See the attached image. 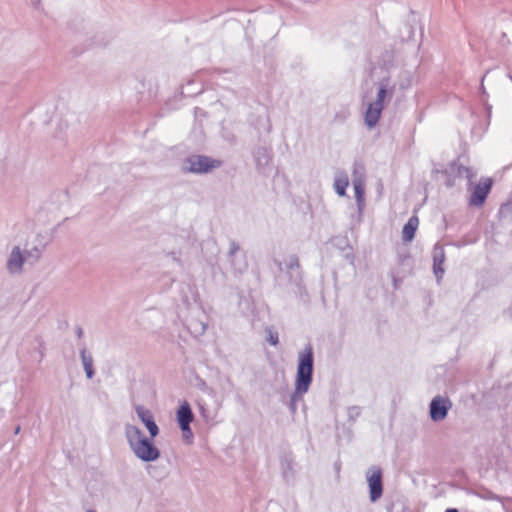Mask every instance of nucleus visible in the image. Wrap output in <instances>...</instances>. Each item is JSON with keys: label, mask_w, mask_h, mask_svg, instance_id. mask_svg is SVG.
Here are the masks:
<instances>
[{"label": "nucleus", "mask_w": 512, "mask_h": 512, "mask_svg": "<svg viewBox=\"0 0 512 512\" xmlns=\"http://www.w3.org/2000/svg\"><path fill=\"white\" fill-rule=\"evenodd\" d=\"M354 190H355V196H356L358 204L359 205L363 204L365 189H364L363 181L361 179L354 181Z\"/></svg>", "instance_id": "obj_15"}, {"label": "nucleus", "mask_w": 512, "mask_h": 512, "mask_svg": "<svg viewBox=\"0 0 512 512\" xmlns=\"http://www.w3.org/2000/svg\"><path fill=\"white\" fill-rule=\"evenodd\" d=\"M349 185V179L346 175H340L336 178L334 188L340 196L345 195L346 188Z\"/></svg>", "instance_id": "obj_14"}, {"label": "nucleus", "mask_w": 512, "mask_h": 512, "mask_svg": "<svg viewBox=\"0 0 512 512\" xmlns=\"http://www.w3.org/2000/svg\"><path fill=\"white\" fill-rule=\"evenodd\" d=\"M444 261H445L444 251L440 250L437 254L434 255V259H433V269H434V273L437 278H441L444 273V269H443Z\"/></svg>", "instance_id": "obj_13"}, {"label": "nucleus", "mask_w": 512, "mask_h": 512, "mask_svg": "<svg viewBox=\"0 0 512 512\" xmlns=\"http://www.w3.org/2000/svg\"><path fill=\"white\" fill-rule=\"evenodd\" d=\"M370 499L375 502L382 496V472L379 468H373L368 476Z\"/></svg>", "instance_id": "obj_5"}, {"label": "nucleus", "mask_w": 512, "mask_h": 512, "mask_svg": "<svg viewBox=\"0 0 512 512\" xmlns=\"http://www.w3.org/2000/svg\"><path fill=\"white\" fill-rule=\"evenodd\" d=\"M493 179L490 177L481 178L480 181L471 188V195L468 201L471 207H481L490 193L493 186Z\"/></svg>", "instance_id": "obj_3"}, {"label": "nucleus", "mask_w": 512, "mask_h": 512, "mask_svg": "<svg viewBox=\"0 0 512 512\" xmlns=\"http://www.w3.org/2000/svg\"><path fill=\"white\" fill-rule=\"evenodd\" d=\"M387 86H388L387 82H381L380 88H379V91L377 94V99L375 102H379V104H382L385 97L387 96Z\"/></svg>", "instance_id": "obj_16"}, {"label": "nucleus", "mask_w": 512, "mask_h": 512, "mask_svg": "<svg viewBox=\"0 0 512 512\" xmlns=\"http://www.w3.org/2000/svg\"><path fill=\"white\" fill-rule=\"evenodd\" d=\"M451 404L448 399L440 396L435 397L430 403V416L434 421L443 420L447 416V412Z\"/></svg>", "instance_id": "obj_6"}, {"label": "nucleus", "mask_w": 512, "mask_h": 512, "mask_svg": "<svg viewBox=\"0 0 512 512\" xmlns=\"http://www.w3.org/2000/svg\"><path fill=\"white\" fill-rule=\"evenodd\" d=\"M22 265L23 257L20 253V249L16 247L11 252L10 258L8 260V269L10 272H18L21 270Z\"/></svg>", "instance_id": "obj_10"}, {"label": "nucleus", "mask_w": 512, "mask_h": 512, "mask_svg": "<svg viewBox=\"0 0 512 512\" xmlns=\"http://www.w3.org/2000/svg\"><path fill=\"white\" fill-rule=\"evenodd\" d=\"M312 372L313 351L311 347H307L299 356V364L295 381V391L297 394L302 395L308 391L312 382Z\"/></svg>", "instance_id": "obj_2"}, {"label": "nucleus", "mask_w": 512, "mask_h": 512, "mask_svg": "<svg viewBox=\"0 0 512 512\" xmlns=\"http://www.w3.org/2000/svg\"><path fill=\"white\" fill-rule=\"evenodd\" d=\"M194 415L188 402H183L177 410V421L185 436V438H191L192 432L190 429V423L193 421Z\"/></svg>", "instance_id": "obj_4"}, {"label": "nucleus", "mask_w": 512, "mask_h": 512, "mask_svg": "<svg viewBox=\"0 0 512 512\" xmlns=\"http://www.w3.org/2000/svg\"><path fill=\"white\" fill-rule=\"evenodd\" d=\"M267 339L271 345L276 346L279 342L278 333L269 330Z\"/></svg>", "instance_id": "obj_17"}, {"label": "nucleus", "mask_w": 512, "mask_h": 512, "mask_svg": "<svg viewBox=\"0 0 512 512\" xmlns=\"http://www.w3.org/2000/svg\"><path fill=\"white\" fill-rule=\"evenodd\" d=\"M382 109L383 105L379 104V102H373L368 106L365 113V123L368 127L372 128L376 125L380 118Z\"/></svg>", "instance_id": "obj_8"}, {"label": "nucleus", "mask_w": 512, "mask_h": 512, "mask_svg": "<svg viewBox=\"0 0 512 512\" xmlns=\"http://www.w3.org/2000/svg\"><path fill=\"white\" fill-rule=\"evenodd\" d=\"M87 512H95V511H93V510H88Z\"/></svg>", "instance_id": "obj_22"}, {"label": "nucleus", "mask_w": 512, "mask_h": 512, "mask_svg": "<svg viewBox=\"0 0 512 512\" xmlns=\"http://www.w3.org/2000/svg\"><path fill=\"white\" fill-rule=\"evenodd\" d=\"M418 226H419L418 217L412 216L403 227V230H402L403 240L406 242L412 241L415 236Z\"/></svg>", "instance_id": "obj_9"}, {"label": "nucleus", "mask_w": 512, "mask_h": 512, "mask_svg": "<svg viewBox=\"0 0 512 512\" xmlns=\"http://www.w3.org/2000/svg\"><path fill=\"white\" fill-rule=\"evenodd\" d=\"M84 365H85V370H86L87 376H88L89 378H91V377H92V375H93V371H92V365H91V363H88V362H86V361H85V362H84Z\"/></svg>", "instance_id": "obj_18"}, {"label": "nucleus", "mask_w": 512, "mask_h": 512, "mask_svg": "<svg viewBox=\"0 0 512 512\" xmlns=\"http://www.w3.org/2000/svg\"><path fill=\"white\" fill-rule=\"evenodd\" d=\"M136 413H137L138 417L140 418V420L143 422V424L148 429L151 438L156 437L159 433V428L154 421V417H153V414L151 413V411L146 409L143 406H137Z\"/></svg>", "instance_id": "obj_7"}, {"label": "nucleus", "mask_w": 512, "mask_h": 512, "mask_svg": "<svg viewBox=\"0 0 512 512\" xmlns=\"http://www.w3.org/2000/svg\"><path fill=\"white\" fill-rule=\"evenodd\" d=\"M413 34L412 28L409 30V37Z\"/></svg>", "instance_id": "obj_21"}, {"label": "nucleus", "mask_w": 512, "mask_h": 512, "mask_svg": "<svg viewBox=\"0 0 512 512\" xmlns=\"http://www.w3.org/2000/svg\"><path fill=\"white\" fill-rule=\"evenodd\" d=\"M69 128V121L66 117L63 115H59L54 121H53V136L54 137H62L67 129Z\"/></svg>", "instance_id": "obj_11"}, {"label": "nucleus", "mask_w": 512, "mask_h": 512, "mask_svg": "<svg viewBox=\"0 0 512 512\" xmlns=\"http://www.w3.org/2000/svg\"><path fill=\"white\" fill-rule=\"evenodd\" d=\"M215 162H190V166L185 168L189 172L206 173L215 167Z\"/></svg>", "instance_id": "obj_12"}, {"label": "nucleus", "mask_w": 512, "mask_h": 512, "mask_svg": "<svg viewBox=\"0 0 512 512\" xmlns=\"http://www.w3.org/2000/svg\"><path fill=\"white\" fill-rule=\"evenodd\" d=\"M125 434L132 451L139 459L151 462L159 458L160 451L158 448L143 436L137 426L127 425Z\"/></svg>", "instance_id": "obj_1"}, {"label": "nucleus", "mask_w": 512, "mask_h": 512, "mask_svg": "<svg viewBox=\"0 0 512 512\" xmlns=\"http://www.w3.org/2000/svg\"><path fill=\"white\" fill-rule=\"evenodd\" d=\"M445 512H458V510L454 508H449Z\"/></svg>", "instance_id": "obj_19"}, {"label": "nucleus", "mask_w": 512, "mask_h": 512, "mask_svg": "<svg viewBox=\"0 0 512 512\" xmlns=\"http://www.w3.org/2000/svg\"><path fill=\"white\" fill-rule=\"evenodd\" d=\"M198 160H199V161H202V160H209V159H208V158H206V157H202V156H201V157H199V158H198Z\"/></svg>", "instance_id": "obj_20"}]
</instances>
